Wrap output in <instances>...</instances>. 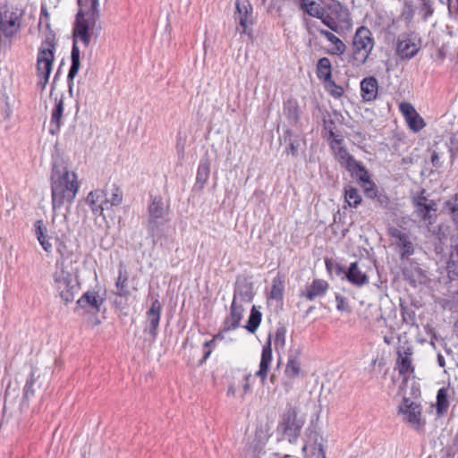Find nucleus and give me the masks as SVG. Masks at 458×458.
Listing matches in <instances>:
<instances>
[{
  "instance_id": "obj_1",
  "label": "nucleus",
  "mask_w": 458,
  "mask_h": 458,
  "mask_svg": "<svg viewBox=\"0 0 458 458\" xmlns=\"http://www.w3.org/2000/svg\"><path fill=\"white\" fill-rule=\"evenodd\" d=\"M50 182L54 211L73 201L79 191L77 175L69 170L66 161L61 157H53Z\"/></svg>"
},
{
  "instance_id": "obj_2",
  "label": "nucleus",
  "mask_w": 458,
  "mask_h": 458,
  "mask_svg": "<svg viewBox=\"0 0 458 458\" xmlns=\"http://www.w3.org/2000/svg\"><path fill=\"white\" fill-rule=\"evenodd\" d=\"M80 10L75 18L72 36L88 47L90 42V30L94 29L98 18V0H78Z\"/></svg>"
},
{
  "instance_id": "obj_3",
  "label": "nucleus",
  "mask_w": 458,
  "mask_h": 458,
  "mask_svg": "<svg viewBox=\"0 0 458 458\" xmlns=\"http://www.w3.org/2000/svg\"><path fill=\"white\" fill-rule=\"evenodd\" d=\"M55 35L50 33L42 42L37 56L36 69L37 76L39 79L37 82V88L41 93L45 90L49 81L55 59Z\"/></svg>"
},
{
  "instance_id": "obj_4",
  "label": "nucleus",
  "mask_w": 458,
  "mask_h": 458,
  "mask_svg": "<svg viewBox=\"0 0 458 458\" xmlns=\"http://www.w3.org/2000/svg\"><path fill=\"white\" fill-rule=\"evenodd\" d=\"M169 207L165 206L162 197L150 196V203L148 207V217L146 224V228L153 242H157L164 236V226L168 221L166 216L168 215Z\"/></svg>"
},
{
  "instance_id": "obj_5",
  "label": "nucleus",
  "mask_w": 458,
  "mask_h": 458,
  "mask_svg": "<svg viewBox=\"0 0 458 458\" xmlns=\"http://www.w3.org/2000/svg\"><path fill=\"white\" fill-rule=\"evenodd\" d=\"M53 279L55 288L64 303L68 304L73 301L75 292L79 290V283L77 276L68 269L64 259L56 261Z\"/></svg>"
},
{
  "instance_id": "obj_6",
  "label": "nucleus",
  "mask_w": 458,
  "mask_h": 458,
  "mask_svg": "<svg viewBox=\"0 0 458 458\" xmlns=\"http://www.w3.org/2000/svg\"><path fill=\"white\" fill-rule=\"evenodd\" d=\"M374 46L372 32L364 26L358 28L352 38V52L349 63L355 67L366 64Z\"/></svg>"
},
{
  "instance_id": "obj_7",
  "label": "nucleus",
  "mask_w": 458,
  "mask_h": 458,
  "mask_svg": "<svg viewBox=\"0 0 458 458\" xmlns=\"http://www.w3.org/2000/svg\"><path fill=\"white\" fill-rule=\"evenodd\" d=\"M330 147L336 160L351 174L352 177L357 178L360 182H369L368 171L348 152L343 145V138L333 139L331 140Z\"/></svg>"
},
{
  "instance_id": "obj_8",
  "label": "nucleus",
  "mask_w": 458,
  "mask_h": 458,
  "mask_svg": "<svg viewBox=\"0 0 458 458\" xmlns=\"http://www.w3.org/2000/svg\"><path fill=\"white\" fill-rule=\"evenodd\" d=\"M317 18L336 33H339L343 27H350L352 24L348 10L337 1L329 4L322 13L317 11Z\"/></svg>"
},
{
  "instance_id": "obj_9",
  "label": "nucleus",
  "mask_w": 458,
  "mask_h": 458,
  "mask_svg": "<svg viewBox=\"0 0 458 458\" xmlns=\"http://www.w3.org/2000/svg\"><path fill=\"white\" fill-rule=\"evenodd\" d=\"M233 18L237 22V31L252 37L253 8L250 0H236Z\"/></svg>"
},
{
  "instance_id": "obj_10",
  "label": "nucleus",
  "mask_w": 458,
  "mask_h": 458,
  "mask_svg": "<svg viewBox=\"0 0 458 458\" xmlns=\"http://www.w3.org/2000/svg\"><path fill=\"white\" fill-rule=\"evenodd\" d=\"M399 413L403 417V420L413 429L420 430L426 423L422 416L421 405L409 398H403L399 406Z\"/></svg>"
},
{
  "instance_id": "obj_11",
  "label": "nucleus",
  "mask_w": 458,
  "mask_h": 458,
  "mask_svg": "<svg viewBox=\"0 0 458 458\" xmlns=\"http://www.w3.org/2000/svg\"><path fill=\"white\" fill-rule=\"evenodd\" d=\"M303 421L297 419L296 409L289 406L282 415L278 429L283 432L289 442H293L299 437Z\"/></svg>"
},
{
  "instance_id": "obj_12",
  "label": "nucleus",
  "mask_w": 458,
  "mask_h": 458,
  "mask_svg": "<svg viewBox=\"0 0 458 458\" xmlns=\"http://www.w3.org/2000/svg\"><path fill=\"white\" fill-rule=\"evenodd\" d=\"M414 215L424 223L426 226L431 225L437 216V204L424 196V191L415 196L412 199Z\"/></svg>"
},
{
  "instance_id": "obj_13",
  "label": "nucleus",
  "mask_w": 458,
  "mask_h": 458,
  "mask_svg": "<svg viewBox=\"0 0 458 458\" xmlns=\"http://www.w3.org/2000/svg\"><path fill=\"white\" fill-rule=\"evenodd\" d=\"M21 13L18 9L5 7L0 11V37L6 38L14 37L21 29Z\"/></svg>"
},
{
  "instance_id": "obj_14",
  "label": "nucleus",
  "mask_w": 458,
  "mask_h": 458,
  "mask_svg": "<svg viewBox=\"0 0 458 458\" xmlns=\"http://www.w3.org/2000/svg\"><path fill=\"white\" fill-rule=\"evenodd\" d=\"M388 234L393 239V244L402 259H407L414 253V245L409 234L395 227L390 228Z\"/></svg>"
},
{
  "instance_id": "obj_15",
  "label": "nucleus",
  "mask_w": 458,
  "mask_h": 458,
  "mask_svg": "<svg viewBox=\"0 0 458 458\" xmlns=\"http://www.w3.org/2000/svg\"><path fill=\"white\" fill-rule=\"evenodd\" d=\"M412 354L413 351L411 346H401L397 351V369L399 373L403 377V380H408L411 377H414V367L412 365Z\"/></svg>"
},
{
  "instance_id": "obj_16",
  "label": "nucleus",
  "mask_w": 458,
  "mask_h": 458,
  "mask_svg": "<svg viewBox=\"0 0 458 458\" xmlns=\"http://www.w3.org/2000/svg\"><path fill=\"white\" fill-rule=\"evenodd\" d=\"M420 48V41L414 35H401L397 42V54L402 58H412Z\"/></svg>"
},
{
  "instance_id": "obj_17",
  "label": "nucleus",
  "mask_w": 458,
  "mask_h": 458,
  "mask_svg": "<svg viewBox=\"0 0 458 458\" xmlns=\"http://www.w3.org/2000/svg\"><path fill=\"white\" fill-rule=\"evenodd\" d=\"M103 301L97 292L88 291L77 301L75 312L81 310L84 312L98 313Z\"/></svg>"
},
{
  "instance_id": "obj_18",
  "label": "nucleus",
  "mask_w": 458,
  "mask_h": 458,
  "mask_svg": "<svg viewBox=\"0 0 458 458\" xmlns=\"http://www.w3.org/2000/svg\"><path fill=\"white\" fill-rule=\"evenodd\" d=\"M161 311L162 305L158 299H155L152 301L150 308L146 313L147 326L144 328V332L149 334L153 341H155L157 336Z\"/></svg>"
},
{
  "instance_id": "obj_19",
  "label": "nucleus",
  "mask_w": 458,
  "mask_h": 458,
  "mask_svg": "<svg viewBox=\"0 0 458 458\" xmlns=\"http://www.w3.org/2000/svg\"><path fill=\"white\" fill-rule=\"evenodd\" d=\"M399 109L411 131L418 132L425 127L426 123L423 118L419 114L411 104L408 102H402L399 105Z\"/></svg>"
},
{
  "instance_id": "obj_20",
  "label": "nucleus",
  "mask_w": 458,
  "mask_h": 458,
  "mask_svg": "<svg viewBox=\"0 0 458 458\" xmlns=\"http://www.w3.org/2000/svg\"><path fill=\"white\" fill-rule=\"evenodd\" d=\"M317 30L327 42V53L332 55H342L346 50V45L335 33V31L321 29L317 26Z\"/></svg>"
},
{
  "instance_id": "obj_21",
  "label": "nucleus",
  "mask_w": 458,
  "mask_h": 458,
  "mask_svg": "<svg viewBox=\"0 0 458 458\" xmlns=\"http://www.w3.org/2000/svg\"><path fill=\"white\" fill-rule=\"evenodd\" d=\"M42 382L40 381L39 375L36 376L34 370H32L26 380L23 386V394L21 403V410L29 407L30 400L36 395V394L41 389Z\"/></svg>"
},
{
  "instance_id": "obj_22",
  "label": "nucleus",
  "mask_w": 458,
  "mask_h": 458,
  "mask_svg": "<svg viewBox=\"0 0 458 458\" xmlns=\"http://www.w3.org/2000/svg\"><path fill=\"white\" fill-rule=\"evenodd\" d=\"M299 10L302 13V17L306 29L310 36L313 35L314 23L312 18L315 17V0H293Z\"/></svg>"
},
{
  "instance_id": "obj_23",
  "label": "nucleus",
  "mask_w": 458,
  "mask_h": 458,
  "mask_svg": "<svg viewBox=\"0 0 458 458\" xmlns=\"http://www.w3.org/2000/svg\"><path fill=\"white\" fill-rule=\"evenodd\" d=\"M244 309L242 304H238L235 300H233L230 307V314L225 318L224 331H231L236 329L242 318Z\"/></svg>"
},
{
  "instance_id": "obj_24",
  "label": "nucleus",
  "mask_w": 458,
  "mask_h": 458,
  "mask_svg": "<svg viewBox=\"0 0 458 458\" xmlns=\"http://www.w3.org/2000/svg\"><path fill=\"white\" fill-rule=\"evenodd\" d=\"M253 283L246 278L238 279L234 286L233 299L237 300L239 297L242 301L250 302L253 299Z\"/></svg>"
},
{
  "instance_id": "obj_25",
  "label": "nucleus",
  "mask_w": 458,
  "mask_h": 458,
  "mask_svg": "<svg viewBox=\"0 0 458 458\" xmlns=\"http://www.w3.org/2000/svg\"><path fill=\"white\" fill-rule=\"evenodd\" d=\"M346 278L350 283L357 286L364 285L369 282L368 276L360 262L351 263L346 273Z\"/></svg>"
},
{
  "instance_id": "obj_26",
  "label": "nucleus",
  "mask_w": 458,
  "mask_h": 458,
  "mask_svg": "<svg viewBox=\"0 0 458 458\" xmlns=\"http://www.w3.org/2000/svg\"><path fill=\"white\" fill-rule=\"evenodd\" d=\"M272 361V348L270 341L267 343L266 345L263 346L261 359L259 363V369L256 372V377H259L262 384H264L267 377V373L270 368V364Z\"/></svg>"
},
{
  "instance_id": "obj_27",
  "label": "nucleus",
  "mask_w": 458,
  "mask_h": 458,
  "mask_svg": "<svg viewBox=\"0 0 458 458\" xmlns=\"http://www.w3.org/2000/svg\"><path fill=\"white\" fill-rule=\"evenodd\" d=\"M64 109V96L62 95L60 98H55V106L51 114L49 132L53 135L60 131Z\"/></svg>"
},
{
  "instance_id": "obj_28",
  "label": "nucleus",
  "mask_w": 458,
  "mask_h": 458,
  "mask_svg": "<svg viewBox=\"0 0 458 458\" xmlns=\"http://www.w3.org/2000/svg\"><path fill=\"white\" fill-rule=\"evenodd\" d=\"M378 91V82L374 77L364 78L360 81V95L362 100L370 102L377 98Z\"/></svg>"
},
{
  "instance_id": "obj_29",
  "label": "nucleus",
  "mask_w": 458,
  "mask_h": 458,
  "mask_svg": "<svg viewBox=\"0 0 458 458\" xmlns=\"http://www.w3.org/2000/svg\"><path fill=\"white\" fill-rule=\"evenodd\" d=\"M210 174V162L208 158H201L198 166L196 174V182L193 190L196 191H202L207 183Z\"/></svg>"
},
{
  "instance_id": "obj_30",
  "label": "nucleus",
  "mask_w": 458,
  "mask_h": 458,
  "mask_svg": "<svg viewBox=\"0 0 458 458\" xmlns=\"http://www.w3.org/2000/svg\"><path fill=\"white\" fill-rule=\"evenodd\" d=\"M86 202L89 205L95 214H101L105 206L106 208H108L107 204H106L105 192L102 190L90 191L86 198Z\"/></svg>"
},
{
  "instance_id": "obj_31",
  "label": "nucleus",
  "mask_w": 458,
  "mask_h": 458,
  "mask_svg": "<svg viewBox=\"0 0 458 458\" xmlns=\"http://www.w3.org/2000/svg\"><path fill=\"white\" fill-rule=\"evenodd\" d=\"M34 233L37 240L46 252L52 251V243L49 242L50 237L47 234V228L44 225L43 220H37L34 224Z\"/></svg>"
},
{
  "instance_id": "obj_32",
  "label": "nucleus",
  "mask_w": 458,
  "mask_h": 458,
  "mask_svg": "<svg viewBox=\"0 0 458 458\" xmlns=\"http://www.w3.org/2000/svg\"><path fill=\"white\" fill-rule=\"evenodd\" d=\"M106 204L112 206H118L123 201V191L115 183L106 184L105 190Z\"/></svg>"
},
{
  "instance_id": "obj_33",
  "label": "nucleus",
  "mask_w": 458,
  "mask_h": 458,
  "mask_svg": "<svg viewBox=\"0 0 458 458\" xmlns=\"http://www.w3.org/2000/svg\"><path fill=\"white\" fill-rule=\"evenodd\" d=\"M128 274L123 265L119 267V275L115 282L116 292L115 294L120 297L127 298L130 295L128 289Z\"/></svg>"
},
{
  "instance_id": "obj_34",
  "label": "nucleus",
  "mask_w": 458,
  "mask_h": 458,
  "mask_svg": "<svg viewBox=\"0 0 458 458\" xmlns=\"http://www.w3.org/2000/svg\"><path fill=\"white\" fill-rule=\"evenodd\" d=\"M81 67L80 49L77 42L73 40L72 52H71V66L68 72V79L70 81L74 80Z\"/></svg>"
},
{
  "instance_id": "obj_35",
  "label": "nucleus",
  "mask_w": 458,
  "mask_h": 458,
  "mask_svg": "<svg viewBox=\"0 0 458 458\" xmlns=\"http://www.w3.org/2000/svg\"><path fill=\"white\" fill-rule=\"evenodd\" d=\"M284 281L283 276L277 275L272 280L271 290L269 293V298L276 300L277 301H282L284 298Z\"/></svg>"
},
{
  "instance_id": "obj_36",
  "label": "nucleus",
  "mask_w": 458,
  "mask_h": 458,
  "mask_svg": "<svg viewBox=\"0 0 458 458\" xmlns=\"http://www.w3.org/2000/svg\"><path fill=\"white\" fill-rule=\"evenodd\" d=\"M317 75L322 81L332 78V64L328 58H320L317 63Z\"/></svg>"
},
{
  "instance_id": "obj_37",
  "label": "nucleus",
  "mask_w": 458,
  "mask_h": 458,
  "mask_svg": "<svg viewBox=\"0 0 458 458\" xmlns=\"http://www.w3.org/2000/svg\"><path fill=\"white\" fill-rule=\"evenodd\" d=\"M284 114L287 117L290 123H296L299 119V110L297 101L288 99L284 103Z\"/></svg>"
},
{
  "instance_id": "obj_38",
  "label": "nucleus",
  "mask_w": 458,
  "mask_h": 458,
  "mask_svg": "<svg viewBox=\"0 0 458 458\" xmlns=\"http://www.w3.org/2000/svg\"><path fill=\"white\" fill-rule=\"evenodd\" d=\"M449 407L448 401V389L442 387L438 390L437 394L436 409L438 415H443Z\"/></svg>"
},
{
  "instance_id": "obj_39",
  "label": "nucleus",
  "mask_w": 458,
  "mask_h": 458,
  "mask_svg": "<svg viewBox=\"0 0 458 458\" xmlns=\"http://www.w3.org/2000/svg\"><path fill=\"white\" fill-rule=\"evenodd\" d=\"M261 312L259 310H257L256 306H252L247 324L244 326V327L250 333H255L261 322Z\"/></svg>"
},
{
  "instance_id": "obj_40",
  "label": "nucleus",
  "mask_w": 458,
  "mask_h": 458,
  "mask_svg": "<svg viewBox=\"0 0 458 458\" xmlns=\"http://www.w3.org/2000/svg\"><path fill=\"white\" fill-rule=\"evenodd\" d=\"M446 268L450 277L458 276V244L452 250L450 253Z\"/></svg>"
},
{
  "instance_id": "obj_41",
  "label": "nucleus",
  "mask_w": 458,
  "mask_h": 458,
  "mask_svg": "<svg viewBox=\"0 0 458 458\" xmlns=\"http://www.w3.org/2000/svg\"><path fill=\"white\" fill-rule=\"evenodd\" d=\"M325 90L333 98H339L343 96L344 90L340 85H337L332 78L322 81Z\"/></svg>"
},
{
  "instance_id": "obj_42",
  "label": "nucleus",
  "mask_w": 458,
  "mask_h": 458,
  "mask_svg": "<svg viewBox=\"0 0 458 458\" xmlns=\"http://www.w3.org/2000/svg\"><path fill=\"white\" fill-rule=\"evenodd\" d=\"M344 198L348 205L353 208H357L362 199L358 190L353 187L345 188Z\"/></svg>"
},
{
  "instance_id": "obj_43",
  "label": "nucleus",
  "mask_w": 458,
  "mask_h": 458,
  "mask_svg": "<svg viewBox=\"0 0 458 458\" xmlns=\"http://www.w3.org/2000/svg\"><path fill=\"white\" fill-rule=\"evenodd\" d=\"M301 363L295 356H289L284 373L289 377H295L300 374Z\"/></svg>"
},
{
  "instance_id": "obj_44",
  "label": "nucleus",
  "mask_w": 458,
  "mask_h": 458,
  "mask_svg": "<svg viewBox=\"0 0 458 458\" xmlns=\"http://www.w3.org/2000/svg\"><path fill=\"white\" fill-rule=\"evenodd\" d=\"M324 129L329 144L333 139L342 138L341 135L336 133L335 125L331 120H324Z\"/></svg>"
},
{
  "instance_id": "obj_45",
  "label": "nucleus",
  "mask_w": 458,
  "mask_h": 458,
  "mask_svg": "<svg viewBox=\"0 0 458 458\" xmlns=\"http://www.w3.org/2000/svg\"><path fill=\"white\" fill-rule=\"evenodd\" d=\"M300 297L306 298L307 300H313L315 298V278L309 283L304 289L300 291Z\"/></svg>"
},
{
  "instance_id": "obj_46",
  "label": "nucleus",
  "mask_w": 458,
  "mask_h": 458,
  "mask_svg": "<svg viewBox=\"0 0 458 458\" xmlns=\"http://www.w3.org/2000/svg\"><path fill=\"white\" fill-rule=\"evenodd\" d=\"M335 300H336V308L339 311L351 312L349 303L344 297H343L341 295H336Z\"/></svg>"
},
{
  "instance_id": "obj_47",
  "label": "nucleus",
  "mask_w": 458,
  "mask_h": 458,
  "mask_svg": "<svg viewBox=\"0 0 458 458\" xmlns=\"http://www.w3.org/2000/svg\"><path fill=\"white\" fill-rule=\"evenodd\" d=\"M285 333H286V330L284 327L277 328V330L276 332V336H275V344L276 345L283 346L284 344Z\"/></svg>"
},
{
  "instance_id": "obj_48",
  "label": "nucleus",
  "mask_w": 458,
  "mask_h": 458,
  "mask_svg": "<svg viewBox=\"0 0 458 458\" xmlns=\"http://www.w3.org/2000/svg\"><path fill=\"white\" fill-rule=\"evenodd\" d=\"M56 241H57L56 250L61 255L62 259H64L65 257H69L72 254V251H70L67 249V246L65 245V243L64 242L60 241V239L57 238Z\"/></svg>"
},
{
  "instance_id": "obj_49",
  "label": "nucleus",
  "mask_w": 458,
  "mask_h": 458,
  "mask_svg": "<svg viewBox=\"0 0 458 458\" xmlns=\"http://www.w3.org/2000/svg\"><path fill=\"white\" fill-rule=\"evenodd\" d=\"M362 183L365 186L364 191L366 194L370 198L374 197L376 195L375 184L370 182V177L369 176V182Z\"/></svg>"
},
{
  "instance_id": "obj_50",
  "label": "nucleus",
  "mask_w": 458,
  "mask_h": 458,
  "mask_svg": "<svg viewBox=\"0 0 458 458\" xmlns=\"http://www.w3.org/2000/svg\"><path fill=\"white\" fill-rule=\"evenodd\" d=\"M213 346H215V339H211L209 341H207L204 344V347L208 348V350H206L204 352V355H203L202 360H200V364H202L209 357V355L211 353V347H213Z\"/></svg>"
},
{
  "instance_id": "obj_51",
  "label": "nucleus",
  "mask_w": 458,
  "mask_h": 458,
  "mask_svg": "<svg viewBox=\"0 0 458 458\" xmlns=\"http://www.w3.org/2000/svg\"><path fill=\"white\" fill-rule=\"evenodd\" d=\"M48 18H49V13L47 12V9L45 5H41V9H40V23H42L43 21H45L47 23V27L48 28L50 25L48 23Z\"/></svg>"
},
{
  "instance_id": "obj_52",
  "label": "nucleus",
  "mask_w": 458,
  "mask_h": 458,
  "mask_svg": "<svg viewBox=\"0 0 458 458\" xmlns=\"http://www.w3.org/2000/svg\"><path fill=\"white\" fill-rule=\"evenodd\" d=\"M351 137L353 141L362 142L364 140V135L360 131H354L351 134Z\"/></svg>"
},
{
  "instance_id": "obj_53",
  "label": "nucleus",
  "mask_w": 458,
  "mask_h": 458,
  "mask_svg": "<svg viewBox=\"0 0 458 458\" xmlns=\"http://www.w3.org/2000/svg\"><path fill=\"white\" fill-rule=\"evenodd\" d=\"M327 284L323 281H317V295L324 293Z\"/></svg>"
},
{
  "instance_id": "obj_54",
  "label": "nucleus",
  "mask_w": 458,
  "mask_h": 458,
  "mask_svg": "<svg viewBox=\"0 0 458 458\" xmlns=\"http://www.w3.org/2000/svg\"><path fill=\"white\" fill-rule=\"evenodd\" d=\"M289 147H290V152L293 154V155H295L297 153V149H298V147H299V144L297 143L296 140L294 141H290L289 143Z\"/></svg>"
},
{
  "instance_id": "obj_55",
  "label": "nucleus",
  "mask_w": 458,
  "mask_h": 458,
  "mask_svg": "<svg viewBox=\"0 0 458 458\" xmlns=\"http://www.w3.org/2000/svg\"><path fill=\"white\" fill-rule=\"evenodd\" d=\"M325 377H327V382L330 384L331 382L335 380L336 372L335 371H330L329 373H326Z\"/></svg>"
},
{
  "instance_id": "obj_56",
  "label": "nucleus",
  "mask_w": 458,
  "mask_h": 458,
  "mask_svg": "<svg viewBox=\"0 0 458 458\" xmlns=\"http://www.w3.org/2000/svg\"><path fill=\"white\" fill-rule=\"evenodd\" d=\"M431 163L434 166H439V157L437 153L434 152L431 157Z\"/></svg>"
},
{
  "instance_id": "obj_57",
  "label": "nucleus",
  "mask_w": 458,
  "mask_h": 458,
  "mask_svg": "<svg viewBox=\"0 0 458 458\" xmlns=\"http://www.w3.org/2000/svg\"><path fill=\"white\" fill-rule=\"evenodd\" d=\"M317 458H327L326 451L322 445H318V453L317 454Z\"/></svg>"
},
{
  "instance_id": "obj_58",
  "label": "nucleus",
  "mask_w": 458,
  "mask_h": 458,
  "mask_svg": "<svg viewBox=\"0 0 458 458\" xmlns=\"http://www.w3.org/2000/svg\"><path fill=\"white\" fill-rule=\"evenodd\" d=\"M307 449H310L311 452H313V450H315V444L310 443L309 445H304V446L302 447V451L306 452Z\"/></svg>"
},
{
  "instance_id": "obj_59",
  "label": "nucleus",
  "mask_w": 458,
  "mask_h": 458,
  "mask_svg": "<svg viewBox=\"0 0 458 458\" xmlns=\"http://www.w3.org/2000/svg\"><path fill=\"white\" fill-rule=\"evenodd\" d=\"M437 362L440 367H442V368L445 367V359H444L443 355H441V354L437 355Z\"/></svg>"
},
{
  "instance_id": "obj_60",
  "label": "nucleus",
  "mask_w": 458,
  "mask_h": 458,
  "mask_svg": "<svg viewBox=\"0 0 458 458\" xmlns=\"http://www.w3.org/2000/svg\"><path fill=\"white\" fill-rule=\"evenodd\" d=\"M67 83H68V88H69V93L72 96V88H73V80H72V81H70L69 79L67 78Z\"/></svg>"
},
{
  "instance_id": "obj_61",
  "label": "nucleus",
  "mask_w": 458,
  "mask_h": 458,
  "mask_svg": "<svg viewBox=\"0 0 458 458\" xmlns=\"http://www.w3.org/2000/svg\"><path fill=\"white\" fill-rule=\"evenodd\" d=\"M60 68L58 69V71L56 72V73L55 74L54 76V80H53V86L55 85L56 80H57V77H59V74H60Z\"/></svg>"
},
{
  "instance_id": "obj_62",
  "label": "nucleus",
  "mask_w": 458,
  "mask_h": 458,
  "mask_svg": "<svg viewBox=\"0 0 458 458\" xmlns=\"http://www.w3.org/2000/svg\"><path fill=\"white\" fill-rule=\"evenodd\" d=\"M243 389L245 393H247L250 390V384L248 382L245 383Z\"/></svg>"
},
{
  "instance_id": "obj_63",
  "label": "nucleus",
  "mask_w": 458,
  "mask_h": 458,
  "mask_svg": "<svg viewBox=\"0 0 458 458\" xmlns=\"http://www.w3.org/2000/svg\"><path fill=\"white\" fill-rule=\"evenodd\" d=\"M213 339H215V341H216V339H223V336L221 335V334H218V335H215V336L213 337Z\"/></svg>"
},
{
  "instance_id": "obj_64",
  "label": "nucleus",
  "mask_w": 458,
  "mask_h": 458,
  "mask_svg": "<svg viewBox=\"0 0 458 458\" xmlns=\"http://www.w3.org/2000/svg\"><path fill=\"white\" fill-rule=\"evenodd\" d=\"M251 377V374H247L245 376V381L249 383L250 378Z\"/></svg>"
}]
</instances>
